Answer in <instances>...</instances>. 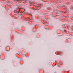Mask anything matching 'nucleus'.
<instances>
[{
  "label": "nucleus",
  "mask_w": 73,
  "mask_h": 73,
  "mask_svg": "<svg viewBox=\"0 0 73 73\" xmlns=\"http://www.w3.org/2000/svg\"><path fill=\"white\" fill-rule=\"evenodd\" d=\"M20 10H19V11H18V13H19V12H20Z\"/></svg>",
  "instance_id": "1"
}]
</instances>
